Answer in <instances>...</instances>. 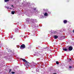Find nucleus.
<instances>
[{
	"instance_id": "20e7f679",
	"label": "nucleus",
	"mask_w": 74,
	"mask_h": 74,
	"mask_svg": "<svg viewBox=\"0 0 74 74\" xmlns=\"http://www.w3.org/2000/svg\"><path fill=\"white\" fill-rule=\"evenodd\" d=\"M31 66L32 68L34 67H35V66H36V64L34 63V62H32V63Z\"/></svg>"
},
{
	"instance_id": "6e6552de",
	"label": "nucleus",
	"mask_w": 74,
	"mask_h": 74,
	"mask_svg": "<svg viewBox=\"0 0 74 74\" xmlns=\"http://www.w3.org/2000/svg\"><path fill=\"white\" fill-rule=\"evenodd\" d=\"M46 17H45V16H40V18H46Z\"/></svg>"
},
{
	"instance_id": "5701e85b",
	"label": "nucleus",
	"mask_w": 74,
	"mask_h": 74,
	"mask_svg": "<svg viewBox=\"0 0 74 74\" xmlns=\"http://www.w3.org/2000/svg\"><path fill=\"white\" fill-rule=\"evenodd\" d=\"M11 69H10L9 71V72L10 73V72H11Z\"/></svg>"
},
{
	"instance_id": "2eb2a0df",
	"label": "nucleus",
	"mask_w": 74,
	"mask_h": 74,
	"mask_svg": "<svg viewBox=\"0 0 74 74\" xmlns=\"http://www.w3.org/2000/svg\"><path fill=\"white\" fill-rule=\"evenodd\" d=\"M5 2H8V1H9V0H5Z\"/></svg>"
},
{
	"instance_id": "c756f323",
	"label": "nucleus",
	"mask_w": 74,
	"mask_h": 74,
	"mask_svg": "<svg viewBox=\"0 0 74 74\" xmlns=\"http://www.w3.org/2000/svg\"><path fill=\"white\" fill-rule=\"evenodd\" d=\"M12 7H13V5H12Z\"/></svg>"
},
{
	"instance_id": "0eeeda50",
	"label": "nucleus",
	"mask_w": 74,
	"mask_h": 74,
	"mask_svg": "<svg viewBox=\"0 0 74 74\" xmlns=\"http://www.w3.org/2000/svg\"><path fill=\"white\" fill-rule=\"evenodd\" d=\"M53 37L55 39H57L58 36H57L55 35L54 36H53Z\"/></svg>"
},
{
	"instance_id": "aec40b11",
	"label": "nucleus",
	"mask_w": 74,
	"mask_h": 74,
	"mask_svg": "<svg viewBox=\"0 0 74 74\" xmlns=\"http://www.w3.org/2000/svg\"><path fill=\"white\" fill-rule=\"evenodd\" d=\"M72 68V66H69V69H71Z\"/></svg>"
},
{
	"instance_id": "a211bd4d",
	"label": "nucleus",
	"mask_w": 74,
	"mask_h": 74,
	"mask_svg": "<svg viewBox=\"0 0 74 74\" xmlns=\"http://www.w3.org/2000/svg\"><path fill=\"white\" fill-rule=\"evenodd\" d=\"M10 37H11V38H12L13 37V36L11 35L10 36Z\"/></svg>"
},
{
	"instance_id": "4be33fe9",
	"label": "nucleus",
	"mask_w": 74,
	"mask_h": 74,
	"mask_svg": "<svg viewBox=\"0 0 74 74\" xmlns=\"http://www.w3.org/2000/svg\"><path fill=\"white\" fill-rule=\"evenodd\" d=\"M43 11H46V12L47 11L46 10H45V9H43Z\"/></svg>"
},
{
	"instance_id": "393cba45",
	"label": "nucleus",
	"mask_w": 74,
	"mask_h": 74,
	"mask_svg": "<svg viewBox=\"0 0 74 74\" xmlns=\"http://www.w3.org/2000/svg\"><path fill=\"white\" fill-rule=\"evenodd\" d=\"M9 51V52H11V51H11V50H10L9 51Z\"/></svg>"
},
{
	"instance_id": "9d476101",
	"label": "nucleus",
	"mask_w": 74,
	"mask_h": 74,
	"mask_svg": "<svg viewBox=\"0 0 74 74\" xmlns=\"http://www.w3.org/2000/svg\"><path fill=\"white\" fill-rule=\"evenodd\" d=\"M63 51H67V49H66V48H63Z\"/></svg>"
},
{
	"instance_id": "cd10ccee",
	"label": "nucleus",
	"mask_w": 74,
	"mask_h": 74,
	"mask_svg": "<svg viewBox=\"0 0 74 74\" xmlns=\"http://www.w3.org/2000/svg\"><path fill=\"white\" fill-rule=\"evenodd\" d=\"M53 74H56V73H54Z\"/></svg>"
},
{
	"instance_id": "7c9ffc66",
	"label": "nucleus",
	"mask_w": 74,
	"mask_h": 74,
	"mask_svg": "<svg viewBox=\"0 0 74 74\" xmlns=\"http://www.w3.org/2000/svg\"><path fill=\"white\" fill-rule=\"evenodd\" d=\"M0 48H1V46H0Z\"/></svg>"
},
{
	"instance_id": "a878e982",
	"label": "nucleus",
	"mask_w": 74,
	"mask_h": 74,
	"mask_svg": "<svg viewBox=\"0 0 74 74\" xmlns=\"http://www.w3.org/2000/svg\"><path fill=\"white\" fill-rule=\"evenodd\" d=\"M11 9H12V8H9V10H11Z\"/></svg>"
},
{
	"instance_id": "dca6fc26",
	"label": "nucleus",
	"mask_w": 74,
	"mask_h": 74,
	"mask_svg": "<svg viewBox=\"0 0 74 74\" xmlns=\"http://www.w3.org/2000/svg\"><path fill=\"white\" fill-rule=\"evenodd\" d=\"M59 62H58V61H56V64H59Z\"/></svg>"
},
{
	"instance_id": "f8f14e48",
	"label": "nucleus",
	"mask_w": 74,
	"mask_h": 74,
	"mask_svg": "<svg viewBox=\"0 0 74 74\" xmlns=\"http://www.w3.org/2000/svg\"><path fill=\"white\" fill-rule=\"evenodd\" d=\"M11 13L13 15V14H15V12H14V11H12V12Z\"/></svg>"
},
{
	"instance_id": "c85d7f7f",
	"label": "nucleus",
	"mask_w": 74,
	"mask_h": 74,
	"mask_svg": "<svg viewBox=\"0 0 74 74\" xmlns=\"http://www.w3.org/2000/svg\"><path fill=\"white\" fill-rule=\"evenodd\" d=\"M18 48H19V46H18Z\"/></svg>"
},
{
	"instance_id": "f03ea898",
	"label": "nucleus",
	"mask_w": 74,
	"mask_h": 74,
	"mask_svg": "<svg viewBox=\"0 0 74 74\" xmlns=\"http://www.w3.org/2000/svg\"><path fill=\"white\" fill-rule=\"evenodd\" d=\"M29 64L30 63H29L27 62H25L24 64V65L26 66L27 68H28V67H29Z\"/></svg>"
},
{
	"instance_id": "f257e3e1",
	"label": "nucleus",
	"mask_w": 74,
	"mask_h": 74,
	"mask_svg": "<svg viewBox=\"0 0 74 74\" xmlns=\"http://www.w3.org/2000/svg\"><path fill=\"white\" fill-rule=\"evenodd\" d=\"M48 13L51 14V12L48 11V10H47L46 12L44 14L45 16H48Z\"/></svg>"
},
{
	"instance_id": "6ab92c4d",
	"label": "nucleus",
	"mask_w": 74,
	"mask_h": 74,
	"mask_svg": "<svg viewBox=\"0 0 74 74\" xmlns=\"http://www.w3.org/2000/svg\"><path fill=\"white\" fill-rule=\"evenodd\" d=\"M36 71H38V72H39V71H38V69H36Z\"/></svg>"
},
{
	"instance_id": "39448f33",
	"label": "nucleus",
	"mask_w": 74,
	"mask_h": 74,
	"mask_svg": "<svg viewBox=\"0 0 74 74\" xmlns=\"http://www.w3.org/2000/svg\"><path fill=\"white\" fill-rule=\"evenodd\" d=\"M30 21H32V22H33V23H34V22H37L36 21H37V20L36 19H35V20H34L33 19H31V20H30Z\"/></svg>"
},
{
	"instance_id": "ddd939ff",
	"label": "nucleus",
	"mask_w": 74,
	"mask_h": 74,
	"mask_svg": "<svg viewBox=\"0 0 74 74\" xmlns=\"http://www.w3.org/2000/svg\"><path fill=\"white\" fill-rule=\"evenodd\" d=\"M71 61V59H70L69 60H67V61H68L67 62L68 63L69 62H70V61Z\"/></svg>"
},
{
	"instance_id": "bb28decb",
	"label": "nucleus",
	"mask_w": 74,
	"mask_h": 74,
	"mask_svg": "<svg viewBox=\"0 0 74 74\" xmlns=\"http://www.w3.org/2000/svg\"><path fill=\"white\" fill-rule=\"evenodd\" d=\"M24 38H26V36H25L24 37Z\"/></svg>"
},
{
	"instance_id": "7ed1b4c3",
	"label": "nucleus",
	"mask_w": 74,
	"mask_h": 74,
	"mask_svg": "<svg viewBox=\"0 0 74 74\" xmlns=\"http://www.w3.org/2000/svg\"><path fill=\"white\" fill-rule=\"evenodd\" d=\"M25 48V45L24 44L22 45L20 47V48L21 49H23Z\"/></svg>"
},
{
	"instance_id": "b1692460",
	"label": "nucleus",
	"mask_w": 74,
	"mask_h": 74,
	"mask_svg": "<svg viewBox=\"0 0 74 74\" xmlns=\"http://www.w3.org/2000/svg\"><path fill=\"white\" fill-rule=\"evenodd\" d=\"M34 11H35V10H36V8H34Z\"/></svg>"
},
{
	"instance_id": "412c9836",
	"label": "nucleus",
	"mask_w": 74,
	"mask_h": 74,
	"mask_svg": "<svg viewBox=\"0 0 74 74\" xmlns=\"http://www.w3.org/2000/svg\"><path fill=\"white\" fill-rule=\"evenodd\" d=\"M15 73V72H12V73L13 74H14Z\"/></svg>"
},
{
	"instance_id": "f3484780",
	"label": "nucleus",
	"mask_w": 74,
	"mask_h": 74,
	"mask_svg": "<svg viewBox=\"0 0 74 74\" xmlns=\"http://www.w3.org/2000/svg\"><path fill=\"white\" fill-rule=\"evenodd\" d=\"M30 20L29 19V18H27V21H29Z\"/></svg>"
},
{
	"instance_id": "9b49d317",
	"label": "nucleus",
	"mask_w": 74,
	"mask_h": 74,
	"mask_svg": "<svg viewBox=\"0 0 74 74\" xmlns=\"http://www.w3.org/2000/svg\"><path fill=\"white\" fill-rule=\"evenodd\" d=\"M22 60H23L24 62H27V61L25 59H23L22 58Z\"/></svg>"
},
{
	"instance_id": "423d86ee",
	"label": "nucleus",
	"mask_w": 74,
	"mask_h": 74,
	"mask_svg": "<svg viewBox=\"0 0 74 74\" xmlns=\"http://www.w3.org/2000/svg\"><path fill=\"white\" fill-rule=\"evenodd\" d=\"M73 50V47H69V50L70 51H71L72 50Z\"/></svg>"
},
{
	"instance_id": "1a4fd4ad",
	"label": "nucleus",
	"mask_w": 74,
	"mask_h": 74,
	"mask_svg": "<svg viewBox=\"0 0 74 74\" xmlns=\"http://www.w3.org/2000/svg\"><path fill=\"white\" fill-rule=\"evenodd\" d=\"M67 20H64V23H67Z\"/></svg>"
},
{
	"instance_id": "4468645a",
	"label": "nucleus",
	"mask_w": 74,
	"mask_h": 74,
	"mask_svg": "<svg viewBox=\"0 0 74 74\" xmlns=\"http://www.w3.org/2000/svg\"><path fill=\"white\" fill-rule=\"evenodd\" d=\"M5 8H7L8 9V10H9V9H10V8H9V7H7V6H5Z\"/></svg>"
}]
</instances>
